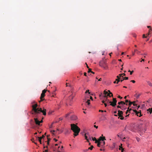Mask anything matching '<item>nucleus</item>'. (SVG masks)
Segmentation results:
<instances>
[{
    "label": "nucleus",
    "mask_w": 152,
    "mask_h": 152,
    "mask_svg": "<svg viewBox=\"0 0 152 152\" xmlns=\"http://www.w3.org/2000/svg\"><path fill=\"white\" fill-rule=\"evenodd\" d=\"M37 106L38 105L37 104H35L32 105V110L33 111V112L32 113V114L35 115V117H37V115H36L37 114L39 113L40 112H41L43 113L44 115H46V110L45 109H44L43 110H42V109L41 108H37Z\"/></svg>",
    "instance_id": "obj_1"
},
{
    "label": "nucleus",
    "mask_w": 152,
    "mask_h": 152,
    "mask_svg": "<svg viewBox=\"0 0 152 152\" xmlns=\"http://www.w3.org/2000/svg\"><path fill=\"white\" fill-rule=\"evenodd\" d=\"M71 130L74 132V136H77L80 132V128L77 125L74 124H71Z\"/></svg>",
    "instance_id": "obj_2"
},
{
    "label": "nucleus",
    "mask_w": 152,
    "mask_h": 152,
    "mask_svg": "<svg viewBox=\"0 0 152 152\" xmlns=\"http://www.w3.org/2000/svg\"><path fill=\"white\" fill-rule=\"evenodd\" d=\"M99 65L104 69L105 70L108 69V66L105 59L103 58L102 60L100 61L99 63Z\"/></svg>",
    "instance_id": "obj_3"
},
{
    "label": "nucleus",
    "mask_w": 152,
    "mask_h": 152,
    "mask_svg": "<svg viewBox=\"0 0 152 152\" xmlns=\"http://www.w3.org/2000/svg\"><path fill=\"white\" fill-rule=\"evenodd\" d=\"M47 90L45 89H44L42 91V94H41V96L40 97V99H41L40 101H39V102H40L44 100V99H43V98L45 96V94Z\"/></svg>",
    "instance_id": "obj_4"
},
{
    "label": "nucleus",
    "mask_w": 152,
    "mask_h": 152,
    "mask_svg": "<svg viewBox=\"0 0 152 152\" xmlns=\"http://www.w3.org/2000/svg\"><path fill=\"white\" fill-rule=\"evenodd\" d=\"M34 119L36 124L37 125H39V121L38 120V118H34Z\"/></svg>",
    "instance_id": "obj_5"
},
{
    "label": "nucleus",
    "mask_w": 152,
    "mask_h": 152,
    "mask_svg": "<svg viewBox=\"0 0 152 152\" xmlns=\"http://www.w3.org/2000/svg\"><path fill=\"white\" fill-rule=\"evenodd\" d=\"M104 96L103 97L104 98L106 97L107 96H109V94L107 91H106L105 90H104Z\"/></svg>",
    "instance_id": "obj_6"
},
{
    "label": "nucleus",
    "mask_w": 152,
    "mask_h": 152,
    "mask_svg": "<svg viewBox=\"0 0 152 152\" xmlns=\"http://www.w3.org/2000/svg\"><path fill=\"white\" fill-rule=\"evenodd\" d=\"M70 119L72 120H75L77 118V116L75 115H73L70 117Z\"/></svg>",
    "instance_id": "obj_7"
},
{
    "label": "nucleus",
    "mask_w": 152,
    "mask_h": 152,
    "mask_svg": "<svg viewBox=\"0 0 152 152\" xmlns=\"http://www.w3.org/2000/svg\"><path fill=\"white\" fill-rule=\"evenodd\" d=\"M113 102L114 103V104L113 105V107H115L116 105L117 101L116 100V99L115 98H113Z\"/></svg>",
    "instance_id": "obj_8"
},
{
    "label": "nucleus",
    "mask_w": 152,
    "mask_h": 152,
    "mask_svg": "<svg viewBox=\"0 0 152 152\" xmlns=\"http://www.w3.org/2000/svg\"><path fill=\"white\" fill-rule=\"evenodd\" d=\"M85 139L87 140L88 142H89L88 139V133H85L84 134Z\"/></svg>",
    "instance_id": "obj_9"
},
{
    "label": "nucleus",
    "mask_w": 152,
    "mask_h": 152,
    "mask_svg": "<svg viewBox=\"0 0 152 152\" xmlns=\"http://www.w3.org/2000/svg\"><path fill=\"white\" fill-rule=\"evenodd\" d=\"M118 104L119 105L121 104L122 105H124V104H126V105H127V103H126L123 101H121L120 102H118Z\"/></svg>",
    "instance_id": "obj_10"
},
{
    "label": "nucleus",
    "mask_w": 152,
    "mask_h": 152,
    "mask_svg": "<svg viewBox=\"0 0 152 152\" xmlns=\"http://www.w3.org/2000/svg\"><path fill=\"white\" fill-rule=\"evenodd\" d=\"M99 141H100L101 140L102 141H104V140H106V139L104 137H99Z\"/></svg>",
    "instance_id": "obj_11"
},
{
    "label": "nucleus",
    "mask_w": 152,
    "mask_h": 152,
    "mask_svg": "<svg viewBox=\"0 0 152 152\" xmlns=\"http://www.w3.org/2000/svg\"><path fill=\"white\" fill-rule=\"evenodd\" d=\"M118 116H120L122 115L123 114V112L122 111L119 110H118Z\"/></svg>",
    "instance_id": "obj_12"
},
{
    "label": "nucleus",
    "mask_w": 152,
    "mask_h": 152,
    "mask_svg": "<svg viewBox=\"0 0 152 152\" xmlns=\"http://www.w3.org/2000/svg\"><path fill=\"white\" fill-rule=\"evenodd\" d=\"M148 113H149L150 114L152 113V107L151 108H149L147 110Z\"/></svg>",
    "instance_id": "obj_13"
},
{
    "label": "nucleus",
    "mask_w": 152,
    "mask_h": 152,
    "mask_svg": "<svg viewBox=\"0 0 152 152\" xmlns=\"http://www.w3.org/2000/svg\"><path fill=\"white\" fill-rule=\"evenodd\" d=\"M136 115L137 116H139V117H140L141 116V113L139 112H138L137 113H136Z\"/></svg>",
    "instance_id": "obj_14"
},
{
    "label": "nucleus",
    "mask_w": 152,
    "mask_h": 152,
    "mask_svg": "<svg viewBox=\"0 0 152 152\" xmlns=\"http://www.w3.org/2000/svg\"><path fill=\"white\" fill-rule=\"evenodd\" d=\"M103 99H104V100H105V102H107V103H109V102H110L109 101V99H107V96L106 97L104 98L103 97Z\"/></svg>",
    "instance_id": "obj_15"
},
{
    "label": "nucleus",
    "mask_w": 152,
    "mask_h": 152,
    "mask_svg": "<svg viewBox=\"0 0 152 152\" xmlns=\"http://www.w3.org/2000/svg\"><path fill=\"white\" fill-rule=\"evenodd\" d=\"M108 92H109L108 93L109 94V97H111V96H113V94L112 93H111L110 90L108 91Z\"/></svg>",
    "instance_id": "obj_16"
},
{
    "label": "nucleus",
    "mask_w": 152,
    "mask_h": 152,
    "mask_svg": "<svg viewBox=\"0 0 152 152\" xmlns=\"http://www.w3.org/2000/svg\"><path fill=\"white\" fill-rule=\"evenodd\" d=\"M128 110H126V113L127 114L129 112H130L132 110L131 109H129V108L128 107Z\"/></svg>",
    "instance_id": "obj_17"
},
{
    "label": "nucleus",
    "mask_w": 152,
    "mask_h": 152,
    "mask_svg": "<svg viewBox=\"0 0 152 152\" xmlns=\"http://www.w3.org/2000/svg\"><path fill=\"white\" fill-rule=\"evenodd\" d=\"M70 101L71 102H72V100H73V98L74 97V96H72V95H71L70 96Z\"/></svg>",
    "instance_id": "obj_18"
},
{
    "label": "nucleus",
    "mask_w": 152,
    "mask_h": 152,
    "mask_svg": "<svg viewBox=\"0 0 152 152\" xmlns=\"http://www.w3.org/2000/svg\"><path fill=\"white\" fill-rule=\"evenodd\" d=\"M147 83L148 84L151 86H152V83H151L149 81H148L147 82Z\"/></svg>",
    "instance_id": "obj_19"
},
{
    "label": "nucleus",
    "mask_w": 152,
    "mask_h": 152,
    "mask_svg": "<svg viewBox=\"0 0 152 152\" xmlns=\"http://www.w3.org/2000/svg\"><path fill=\"white\" fill-rule=\"evenodd\" d=\"M109 103H110V105L113 106V105L114 104V103L113 102L110 101Z\"/></svg>",
    "instance_id": "obj_20"
},
{
    "label": "nucleus",
    "mask_w": 152,
    "mask_h": 152,
    "mask_svg": "<svg viewBox=\"0 0 152 152\" xmlns=\"http://www.w3.org/2000/svg\"><path fill=\"white\" fill-rule=\"evenodd\" d=\"M122 144H121L119 146V150H121L122 148H123L122 147Z\"/></svg>",
    "instance_id": "obj_21"
},
{
    "label": "nucleus",
    "mask_w": 152,
    "mask_h": 152,
    "mask_svg": "<svg viewBox=\"0 0 152 152\" xmlns=\"http://www.w3.org/2000/svg\"><path fill=\"white\" fill-rule=\"evenodd\" d=\"M90 100L88 99L87 100V101L86 102V103L88 105H89L90 104Z\"/></svg>",
    "instance_id": "obj_22"
},
{
    "label": "nucleus",
    "mask_w": 152,
    "mask_h": 152,
    "mask_svg": "<svg viewBox=\"0 0 152 152\" xmlns=\"http://www.w3.org/2000/svg\"><path fill=\"white\" fill-rule=\"evenodd\" d=\"M101 143H102V142H98V143H97V146L99 147H100Z\"/></svg>",
    "instance_id": "obj_23"
},
{
    "label": "nucleus",
    "mask_w": 152,
    "mask_h": 152,
    "mask_svg": "<svg viewBox=\"0 0 152 152\" xmlns=\"http://www.w3.org/2000/svg\"><path fill=\"white\" fill-rule=\"evenodd\" d=\"M93 148H94L93 146V145H91L90 147L88 148V149L90 150H91L93 149Z\"/></svg>",
    "instance_id": "obj_24"
},
{
    "label": "nucleus",
    "mask_w": 152,
    "mask_h": 152,
    "mask_svg": "<svg viewBox=\"0 0 152 152\" xmlns=\"http://www.w3.org/2000/svg\"><path fill=\"white\" fill-rule=\"evenodd\" d=\"M133 102H131L130 101H129V106H130L132 104H133Z\"/></svg>",
    "instance_id": "obj_25"
},
{
    "label": "nucleus",
    "mask_w": 152,
    "mask_h": 152,
    "mask_svg": "<svg viewBox=\"0 0 152 152\" xmlns=\"http://www.w3.org/2000/svg\"><path fill=\"white\" fill-rule=\"evenodd\" d=\"M38 138H39L38 140H39V142L40 143L42 144L41 140L42 139H41V138H40L39 137H38Z\"/></svg>",
    "instance_id": "obj_26"
},
{
    "label": "nucleus",
    "mask_w": 152,
    "mask_h": 152,
    "mask_svg": "<svg viewBox=\"0 0 152 152\" xmlns=\"http://www.w3.org/2000/svg\"><path fill=\"white\" fill-rule=\"evenodd\" d=\"M119 117H120V119L122 120L124 119V117H123V116L122 115H121V116H120Z\"/></svg>",
    "instance_id": "obj_27"
},
{
    "label": "nucleus",
    "mask_w": 152,
    "mask_h": 152,
    "mask_svg": "<svg viewBox=\"0 0 152 152\" xmlns=\"http://www.w3.org/2000/svg\"><path fill=\"white\" fill-rule=\"evenodd\" d=\"M120 79H115V80L116 81H117V82H116V83L118 84V82L120 81Z\"/></svg>",
    "instance_id": "obj_28"
},
{
    "label": "nucleus",
    "mask_w": 152,
    "mask_h": 152,
    "mask_svg": "<svg viewBox=\"0 0 152 152\" xmlns=\"http://www.w3.org/2000/svg\"><path fill=\"white\" fill-rule=\"evenodd\" d=\"M140 94H138L137 95V96H135V97H136V98L137 99H138L139 98V96H140Z\"/></svg>",
    "instance_id": "obj_29"
},
{
    "label": "nucleus",
    "mask_w": 152,
    "mask_h": 152,
    "mask_svg": "<svg viewBox=\"0 0 152 152\" xmlns=\"http://www.w3.org/2000/svg\"><path fill=\"white\" fill-rule=\"evenodd\" d=\"M128 79V77H125L123 78V80H127Z\"/></svg>",
    "instance_id": "obj_30"
},
{
    "label": "nucleus",
    "mask_w": 152,
    "mask_h": 152,
    "mask_svg": "<svg viewBox=\"0 0 152 152\" xmlns=\"http://www.w3.org/2000/svg\"><path fill=\"white\" fill-rule=\"evenodd\" d=\"M91 69H90V68H89L88 69V73H89V72H91Z\"/></svg>",
    "instance_id": "obj_31"
},
{
    "label": "nucleus",
    "mask_w": 152,
    "mask_h": 152,
    "mask_svg": "<svg viewBox=\"0 0 152 152\" xmlns=\"http://www.w3.org/2000/svg\"><path fill=\"white\" fill-rule=\"evenodd\" d=\"M95 143H98L99 142H100V141H99V139L98 140H97L96 139L95 140Z\"/></svg>",
    "instance_id": "obj_32"
},
{
    "label": "nucleus",
    "mask_w": 152,
    "mask_h": 152,
    "mask_svg": "<svg viewBox=\"0 0 152 152\" xmlns=\"http://www.w3.org/2000/svg\"><path fill=\"white\" fill-rule=\"evenodd\" d=\"M91 138H92L88 134V140L89 139L91 140Z\"/></svg>",
    "instance_id": "obj_33"
},
{
    "label": "nucleus",
    "mask_w": 152,
    "mask_h": 152,
    "mask_svg": "<svg viewBox=\"0 0 152 152\" xmlns=\"http://www.w3.org/2000/svg\"><path fill=\"white\" fill-rule=\"evenodd\" d=\"M87 92H88L89 94H90V92H89V90H86V91L85 92V93H86Z\"/></svg>",
    "instance_id": "obj_34"
},
{
    "label": "nucleus",
    "mask_w": 152,
    "mask_h": 152,
    "mask_svg": "<svg viewBox=\"0 0 152 152\" xmlns=\"http://www.w3.org/2000/svg\"><path fill=\"white\" fill-rule=\"evenodd\" d=\"M92 139V140L93 141H95L96 140V139L95 137H94L93 138V137H91Z\"/></svg>",
    "instance_id": "obj_35"
},
{
    "label": "nucleus",
    "mask_w": 152,
    "mask_h": 152,
    "mask_svg": "<svg viewBox=\"0 0 152 152\" xmlns=\"http://www.w3.org/2000/svg\"><path fill=\"white\" fill-rule=\"evenodd\" d=\"M117 107L118 108H120L121 109L123 110V109L121 108V107L120 106L118 105Z\"/></svg>",
    "instance_id": "obj_36"
},
{
    "label": "nucleus",
    "mask_w": 152,
    "mask_h": 152,
    "mask_svg": "<svg viewBox=\"0 0 152 152\" xmlns=\"http://www.w3.org/2000/svg\"><path fill=\"white\" fill-rule=\"evenodd\" d=\"M117 79H121L120 76H119V75L117 76Z\"/></svg>",
    "instance_id": "obj_37"
},
{
    "label": "nucleus",
    "mask_w": 152,
    "mask_h": 152,
    "mask_svg": "<svg viewBox=\"0 0 152 152\" xmlns=\"http://www.w3.org/2000/svg\"><path fill=\"white\" fill-rule=\"evenodd\" d=\"M123 78H124L123 77H122L121 80H120V81L121 82H122L124 80H123Z\"/></svg>",
    "instance_id": "obj_38"
},
{
    "label": "nucleus",
    "mask_w": 152,
    "mask_h": 152,
    "mask_svg": "<svg viewBox=\"0 0 152 152\" xmlns=\"http://www.w3.org/2000/svg\"><path fill=\"white\" fill-rule=\"evenodd\" d=\"M43 119V117L42 118V120L40 121H39V123H40V124L41 123H42L43 122V120L42 119Z\"/></svg>",
    "instance_id": "obj_39"
},
{
    "label": "nucleus",
    "mask_w": 152,
    "mask_h": 152,
    "mask_svg": "<svg viewBox=\"0 0 152 152\" xmlns=\"http://www.w3.org/2000/svg\"><path fill=\"white\" fill-rule=\"evenodd\" d=\"M88 149L85 150H84V152H87L88 151Z\"/></svg>",
    "instance_id": "obj_40"
},
{
    "label": "nucleus",
    "mask_w": 152,
    "mask_h": 152,
    "mask_svg": "<svg viewBox=\"0 0 152 152\" xmlns=\"http://www.w3.org/2000/svg\"><path fill=\"white\" fill-rule=\"evenodd\" d=\"M69 115V113L66 114L65 115V117L66 118H67Z\"/></svg>",
    "instance_id": "obj_41"
},
{
    "label": "nucleus",
    "mask_w": 152,
    "mask_h": 152,
    "mask_svg": "<svg viewBox=\"0 0 152 152\" xmlns=\"http://www.w3.org/2000/svg\"><path fill=\"white\" fill-rule=\"evenodd\" d=\"M131 82H132L133 83H134L135 82V81L134 80H132L131 81Z\"/></svg>",
    "instance_id": "obj_42"
},
{
    "label": "nucleus",
    "mask_w": 152,
    "mask_h": 152,
    "mask_svg": "<svg viewBox=\"0 0 152 152\" xmlns=\"http://www.w3.org/2000/svg\"><path fill=\"white\" fill-rule=\"evenodd\" d=\"M54 123V122H53L52 124V125H51V126H50V128H51V127H53V124Z\"/></svg>",
    "instance_id": "obj_43"
},
{
    "label": "nucleus",
    "mask_w": 152,
    "mask_h": 152,
    "mask_svg": "<svg viewBox=\"0 0 152 152\" xmlns=\"http://www.w3.org/2000/svg\"><path fill=\"white\" fill-rule=\"evenodd\" d=\"M129 101L128 100H127V99H126L125 100V103H127L128 102H129Z\"/></svg>",
    "instance_id": "obj_44"
},
{
    "label": "nucleus",
    "mask_w": 152,
    "mask_h": 152,
    "mask_svg": "<svg viewBox=\"0 0 152 152\" xmlns=\"http://www.w3.org/2000/svg\"><path fill=\"white\" fill-rule=\"evenodd\" d=\"M134 72L133 71H131L130 72V75H132V74L133 73V72Z\"/></svg>",
    "instance_id": "obj_45"
},
{
    "label": "nucleus",
    "mask_w": 152,
    "mask_h": 152,
    "mask_svg": "<svg viewBox=\"0 0 152 152\" xmlns=\"http://www.w3.org/2000/svg\"><path fill=\"white\" fill-rule=\"evenodd\" d=\"M44 137H45V136L43 135L42 137H39L41 138V139H42V138H44Z\"/></svg>",
    "instance_id": "obj_46"
},
{
    "label": "nucleus",
    "mask_w": 152,
    "mask_h": 152,
    "mask_svg": "<svg viewBox=\"0 0 152 152\" xmlns=\"http://www.w3.org/2000/svg\"><path fill=\"white\" fill-rule=\"evenodd\" d=\"M103 141L102 142V143H103V145H105V142H104V141Z\"/></svg>",
    "instance_id": "obj_47"
},
{
    "label": "nucleus",
    "mask_w": 152,
    "mask_h": 152,
    "mask_svg": "<svg viewBox=\"0 0 152 152\" xmlns=\"http://www.w3.org/2000/svg\"><path fill=\"white\" fill-rule=\"evenodd\" d=\"M133 105L134 106H137V104H135L134 103V102H133Z\"/></svg>",
    "instance_id": "obj_48"
},
{
    "label": "nucleus",
    "mask_w": 152,
    "mask_h": 152,
    "mask_svg": "<svg viewBox=\"0 0 152 152\" xmlns=\"http://www.w3.org/2000/svg\"><path fill=\"white\" fill-rule=\"evenodd\" d=\"M50 139L48 138V142H49L50 141Z\"/></svg>",
    "instance_id": "obj_49"
},
{
    "label": "nucleus",
    "mask_w": 152,
    "mask_h": 152,
    "mask_svg": "<svg viewBox=\"0 0 152 152\" xmlns=\"http://www.w3.org/2000/svg\"><path fill=\"white\" fill-rule=\"evenodd\" d=\"M146 37H145V35L144 34H143V38H146Z\"/></svg>",
    "instance_id": "obj_50"
},
{
    "label": "nucleus",
    "mask_w": 152,
    "mask_h": 152,
    "mask_svg": "<svg viewBox=\"0 0 152 152\" xmlns=\"http://www.w3.org/2000/svg\"><path fill=\"white\" fill-rule=\"evenodd\" d=\"M133 111L136 113H137V111L135 110H133Z\"/></svg>",
    "instance_id": "obj_51"
},
{
    "label": "nucleus",
    "mask_w": 152,
    "mask_h": 152,
    "mask_svg": "<svg viewBox=\"0 0 152 152\" xmlns=\"http://www.w3.org/2000/svg\"><path fill=\"white\" fill-rule=\"evenodd\" d=\"M118 98H120V99H122V97H121V96H119H119H118Z\"/></svg>",
    "instance_id": "obj_52"
},
{
    "label": "nucleus",
    "mask_w": 152,
    "mask_h": 152,
    "mask_svg": "<svg viewBox=\"0 0 152 152\" xmlns=\"http://www.w3.org/2000/svg\"><path fill=\"white\" fill-rule=\"evenodd\" d=\"M122 74H119V76H120V77H123V76H122Z\"/></svg>",
    "instance_id": "obj_53"
},
{
    "label": "nucleus",
    "mask_w": 152,
    "mask_h": 152,
    "mask_svg": "<svg viewBox=\"0 0 152 152\" xmlns=\"http://www.w3.org/2000/svg\"><path fill=\"white\" fill-rule=\"evenodd\" d=\"M104 100H103L102 101V102L103 103H105L104 102H105V101H104Z\"/></svg>",
    "instance_id": "obj_54"
},
{
    "label": "nucleus",
    "mask_w": 152,
    "mask_h": 152,
    "mask_svg": "<svg viewBox=\"0 0 152 152\" xmlns=\"http://www.w3.org/2000/svg\"><path fill=\"white\" fill-rule=\"evenodd\" d=\"M99 112H104V111L103 110H99Z\"/></svg>",
    "instance_id": "obj_55"
},
{
    "label": "nucleus",
    "mask_w": 152,
    "mask_h": 152,
    "mask_svg": "<svg viewBox=\"0 0 152 152\" xmlns=\"http://www.w3.org/2000/svg\"><path fill=\"white\" fill-rule=\"evenodd\" d=\"M86 75H87V73H86V72H84V75H85V76H86Z\"/></svg>",
    "instance_id": "obj_56"
},
{
    "label": "nucleus",
    "mask_w": 152,
    "mask_h": 152,
    "mask_svg": "<svg viewBox=\"0 0 152 152\" xmlns=\"http://www.w3.org/2000/svg\"><path fill=\"white\" fill-rule=\"evenodd\" d=\"M94 127H95V128H96V129H97V128H98V126H96V125H94Z\"/></svg>",
    "instance_id": "obj_57"
},
{
    "label": "nucleus",
    "mask_w": 152,
    "mask_h": 152,
    "mask_svg": "<svg viewBox=\"0 0 152 152\" xmlns=\"http://www.w3.org/2000/svg\"><path fill=\"white\" fill-rule=\"evenodd\" d=\"M124 149V148H122L121 150V152H123Z\"/></svg>",
    "instance_id": "obj_58"
},
{
    "label": "nucleus",
    "mask_w": 152,
    "mask_h": 152,
    "mask_svg": "<svg viewBox=\"0 0 152 152\" xmlns=\"http://www.w3.org/2000/svg\"><path fill=\"white\" fill-rule=\"evenodd\" d=\"M86 66H87V68H88V69L89 68V67H88V65L87 64V63H86Z\"/></svg>",
    "instance_id": "obj_59"
},
{
    "label": "nucleus",
    "mask_w": 152,
    "mask_h": 152,
    "mask_svg": "<svg viewBox=\"0 0 152 152\" xmlns=\"http://www.w3.org/2000/svg\"><path fill=\"white\" fill-rule=\"evenodd\" d=\"M104 105H105V107H106L107 106V104H106V103H104Z\"/></svg>",
    "instance_id": "obj_60"
},
{
    "label": "nucleus",
    "mask_w": 152,
    "mask_h": 152,
    "mask_svg": "<svg viewBox=\"0 0 152 152\" xmlns=\"http://www.w3.org/2000/svg\"><path fill=\"white\" fill-rule=\"evenodd\" d=\"M145 61V59H142V60L140 61V62H142V61Z\"/></svg>",
    "instance_id": "obj_61"
},
{
    "label": "nucleus",
    "mask_w": 152,
    "mask_h": 152,
    "mask_svg": "<svg viewBox=\"0 0 152 152\" xmlns=\"http://www.w3.org/2000/svg\"><path fill=\"white\" fill-rule=\"evenodd\" d=\"M139 138H137V140L138 141H139Z\"/></svg>",
    "instance_id": "obj_62"
},
{
    "label": "nucleus",
    "mask_w": 152,
    "mask_h": 152,
    "mask_svg": "<svg viewBox=\"0 0 152 152\" xmlns=\"http://www.w3.org/2000/svg\"><path fill=\"white\" fill-rule=\"evenodd\" d=\"M54 140L56 142L58 140L55 138L54 139Z\"/></svg>",
    "instance_id": "obj_63"
},
{
    "label": "nucleus",
    "mask_w": 152,
    "mask_h": 152,
    "mask_svg": "<svg viewBox=\"0 0 152 152\" xmlns=\"http://www.w3.org/2000/svg\"><path fill=\"white\" fill-rule=\"evenodd\" d=\"M45 152H48V150H45L44 151Z\"/></svg>",
    "instance_id": "obj_64"
}]
</instances>
